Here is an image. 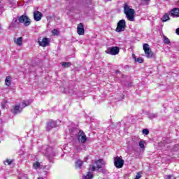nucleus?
I'll return each mask as SVG.
<instances>
[{"instance_id": "1", "label": "nucleus", "mask_w": 179, "mask_h": 179, "mask_svg": "<svg viewBox=\"0 0 179 179\" xmlns=\"http://www.w3.org/2000/svg\"><path fill=\"white\" fill-rule=\"evenodd\" d=\"M76 131L77 132L76 136V141L73 142V146L75 152H76V153H79V152H82L83 149H86L85 143H86L87 141V137L82 130H76Z\"/></svg>"}, {"instance_id": "2", "label": "nucleus", "mask_w": 179, "mask_h": 179, "mask_svg": "<svg viewBox=\"0 0 179 179\" xmlns=\"http://www.w3.org/2000/svg\"><path fill=\"white\" fill-rule=\"evenodd\" d=\"M31 103H33V99H28L27 101H24L19 103V105L15 106L13 110H12V113L13 114H19V113H22V110H23L24 107L30 106Z\"/></svg>"}, {"instance_id": "3", "label": "nucleus", "mask_w": 179, "mask_h": 179, "mask_svg": "<svg viewBox=\"0 0 179 179\" xmlns=\"http://www.w3.org/2000/svg\"><path fill=\"white\" fill-rule=\"evenodd\" d=\"M41 152L44 155V156H45V157L49 159L50 162H51L52 157H55V152H54L52 147L48 145H44L42 147Z\"/></svg>"}, {"instance_id": "4", "label": "nucleus", "mask_w": 179, "mask_h": 179, "mask_svg": "<svg viewBox=\"0 0 179 179\" xmlns=\"http://www.w3.org/2000/svg\"><path fill=\"white\" fill-rule=\"evenodd\" d=\"M124 12L128 20L130 22L135 20V10L131 8L127 3L124 5Z\"/></svg>"}, {"instance_id": "5", "label": "nucleus", "mask_w": 179, "mask_h": 179, "mask_svg": "<svg viewBox=\"0 0 179 179\" xmlns=\"http://www.w3.org/2000/svg\"><path fill=\"white\" fill-rule=\"evenodd\" d=\"M143 47L147 58H155L156 57V55H155L150 48H149V44L145 43Z\"/></svg>"}, {"instance_id": "6", "label": "nucleus", "mask_w": 179, "mask_h": 179, "mask_svg": "<svg viewBox=\"0 0 179 179\" xmlns=\"http://www.w3.org/2000/svg\"><path fill=\"white\" fill-rule=\"evenodd\" d=\"M95 165H90V171H96V169H101L103 166H104V160L103 159H99L95 161Z\"/></svg>"}, {"instance_id": "7", "label": "nucleus", "mask_w": 179, "mask_h": 179, "mask_svg": "<svg viewBox=\"0 0 179 179\" xmlns=\"http://www.w3.org/2000/svg\"><path fill=\"white\" fill-rule=\"evenodd\" d=\"M114 164L116 169H122L124 161L121 157L117 156L113 158Z\"/></svg>"}, {"instance_id": "8", "label": "nucleus", "mask_w": 179, "mask_h": 179, "mask_svg": "<svg viewBox=\"0 0 179 179\" xmlns=\"http://www.w3.org/2000/svg\"><path fill=\"white\" fill-rule=\"evenodd\" d=\"M125 27H127V22L125 20H121L117 22L116 31L117 33H121V31H124L125 30Z\"/></svg>"}, {"instance_id": "9", "label": "nucleus", "mask_w": 179, "mask_h": 179, "mask_svg": "<svg viewBox=\"0 0 179 179\" xmlns=\"http://www.w3.org/2000/svg\"><path fill=\"white\" fill-rule=\"evenodd\" d=\"M20 23H24V26H30V20L27 15H22L18 19Z\"/></svg>"}, {"instance_id": "10", "label": "nucleus", "mask_w": 179, "mask_h": 179, "mask_svg": "<svg viewBox=\"0 0 179 179\" xmlns=\"http://www.w3.org/2000/svg\"><path fill=\"white\" fill-rule=\"evenodd\" d=\"M106 54L110 55H117L120 52V48L118 47H110L106 50Z\"/></svg>"}, {"instance_id": "11", "label": "nucleus", "mask_w": 179, "mask_h": 179, "mask_svg": "<svg viewBox=\"0 0 179 179\" xmlns=\"http://www.w3.org/2000/svg\"><path fill=\"white\" fill-rule=\"evenodd\" d=\"M132 141L134 142V143H138V145H139L140 148H141V149H145V141H139V138H138L136 136H134L132 138Z\"/></svg>"}, {"instance_id": "12", "label": "nucleus", "mask_w": 179, "mask_h": 179, "mask_svg": "<svg viewBox=\"0 0 179 179\" xmlns=\"http://www.w3.org/2000/svg\"><path fill=\"white\" fill-rule=\"evenodd\" d=\"M42 18L43 13H41V12L37 10L34 12V19L35 22H40V20H41Z\"/></svg>"}, {"instance_id": "13", "label": "nucleus", "mask_w": 179, "mask_h": 179, "mask_svg": "<svg viewBox=\"0 0 179 179\" xmlns=\"http://www.w3.org/2000/svg\"><path fill=\"white\" fill-rule=\"evenodd\" d=\"M38 43L41 47H47L48 45H50V40H48V38H43L42 41H38Z\"/></svg>"}, {"instance_id": "14", "label": "nucleus", "mask_w": 179, "mask_h": 179, "mask_svg": "<svg viewBox=\"0 0 179 179\" xmlns=\"http://www.w3.org/2000/svg\"><path fill=\"white\" fill-rule=\"evenodd\" d=\"M77 33L79 36H83L85 34V28L83 23H80L77 27Z\"/></svg>"}, {"instance_id": "15", "label": "nucleus", "mask_w": 179, "mask_h": 179, "mask_svg": "<svg viewBox=\"0 0 179 179\" xmlns=\"http://www.w3.org/2000/svg\"><path fill=\"white\" fill-rule=\"evenodd\" d=\"M57 127V122L54 120H50L48 124H47V130L50 131V129H52V128Z\"/></svg>"}, {"instance_id": "16", "label": "nucleus", "mask_w": 179, "mask_h": 179, "mask_svg": "<svg viewBox=\"0 0 179 179\" xmlns=\"http://www.w3.org/2000/svg\"><path fill=\"white\" fill-rule=\"evenodd\" d=\"M171 16H173V17H179V9L174 8V9L171 10Z\"/></svg>"}, {"instance_id": "17", "label": "nucleus", "mask_w": 179, "mask_h": 179, "mask_svg": "<svg viewBox=\"0 0 179 179\" xmlns=\"http://www.w3.org/2000/svg\"><path fill=\"white\" fill-rule=\"evenodd\" d=\"M14 42L15 43V44H17V45H22L23 43V38L19 37L18 38L15 39Z\"/></svg>"}, {"instance_id": "18", "label": "nucleus", "mask_w": 179, "mask_h": 179, "mask_svg": "<svg viewBox=\"0 0 179 179\" xmlns=\"http://www.w3.org/2000/svg\"><path fill=\"white\" fill-rule=\"evenodd\" d=\"M133 58H134L135 62H138V64L143 63V58H142V57L136 58V56H135V55L133 54Z\"/></svg>"}, {"instance_id": "19", "label": "nucleus", "mask_w": 179, "mask_h": 179, "mask_svg": "<svg viewBox=\"0 0 179 179\" xmlns=\"http://www.w3.org/2000/svg\"><path fill=\"white\" fill-rule=\"evenodd\" d=\"M93 178V173L92 172H87L86 176H83V179H92Z\"/></svg>"}, {"instance_id": "20", "label": "nucleus", "mask_w": 179, "mask_h": 179, "mask_svg": "<svg viewBox=\"0 0 179 179\" xmlns=\"http://www.w3.org/2000/svg\"><path fill=\"white\" fill-rule=\"evenodd\" d=\"M82 164H83V162L80 160H77L76 162V169H80L82 167Z\"/></svg>"}, {"instance_id": "21", "label": "nucleus", "mask_w": 179, "mask_h": 179, "mask_svg": "<svg viewBox=\"0 0 179 179\" xmlns=\"http://www.w3.org/2000/svg\"><path fill=\"white\" fill-rule=\"evenodd\" d=\"M167 20H170V17L168 15V14H165L162 17V22H167Z\"/></svg>"}, {"instance_id": "22", "label": "nucleus", "mask_w": 179, "mask_h": 179, "mask_svg": "<svg viewBox=\"0 0 179 179\" xmlns=\"http://www.w3.org/2000/svg\"><path fill=\"white\" fill-rule=\"evenodd\" d=\"M40 162H36L35 163L33 164V167L34 169H35V170H38V169H40Z\"/></svg>"}, {"instance_id": "23", "label": "nucleus", "mask_w": 179, "mask_h": 179, "mask_svg": "<svg viewBox=\"0 0 179 179\" xmlns=\"http://www.w3.org/2000/svg\"><path fill=\"white\" fill-rule=\"evenodd\" d=\"M5 82H6V86H10V76H7L6 78Z\"/></svg>"}, {"instance_id": "24", "label": "nucleus", "mask_w": 179, "mask_h": 179, "mask_svg": "<svg viewBox=\"0 0 179 179\" xmlns=\"http://www.w3.org/2000/svg\"><path fill=\"white\" fill-rule=\"evenodd\" d=\"M52 34L53 36H58V34H59V31L55 29L52 31Z\"/></svg>"}, {"instance_id": "25", "label": "nucleus", "mask_w": 179, "mask_h": 179, "mask_svg": "<svg viewBox=\"0 0 179 179\" xmlns=\"http://www.w3.org/2000/svg\"><path fill=\"white\" fill-rule=\"evenodd\" d=\"M62 66H64V68H69V66H71V63L69 62H63L62 64Z\"/></svg>"}, {"instance_id": "26", "label": "nucleus", "mask_w": 179, "mask_h": 179, "mask_svg": "<svg viewBox=\"0 0 179 179\" xmlns=\"http://www.w3.org/2000/svg\"><path fill=\"white\" fill-rule=\"evenodd\" d=\"M157 117V113H150L149 115V118H150V120H153V118H156Z\"/></svg>"}, {"instance_id": "27", "label": "nucleus", "mask_w": 179, "mask_h": 179, "mask_svg": "<svg viewBox=\"0 0 179 179\" xmlns=\"http://www.w3.org/2000/svg\"><path fill=\"white\" fill-rule=\"evenodd\" d=\"M12 163H13V160H12V159H6L4 162V164H8V166H10V164H12Z\"/></svg>"}, {"instance_id": "28", "label": "nucleus", "mask_w": 179, "mask_h": 179, "mask_svg": "<svg viewBox=\"0 0 179 179\" xmlns=\"http://www.w3.org/2000/svg\"><path fill=\"white\" fill-rule=\"evenodd\" d=\"M164 42L165 43V44H170V39H169V38L164 36Z\"/></svg>"}, {"instance_id": "29", "label": "nucleus", "mask_w": 179, "mask_h": 179, "mask_svg": "<svg viewBox=\"0 0 179 179\" xmlns=\"http://www.w3.org/2000/svg\"><path fill=\"white\" fill-rule=\"evenodd\" d=\"M143 135H149V130L148 129H144L143 130Z\"/></svg>"}, {"instance_id": "30", "label": "nucleus", "mask_w": 179, "mask_h": 179, "mask_svg": "<svg viewBox=\"0 0 179 179\" xmlns=\"http://www.w3.org/2000/svg\"><path fill=\"white\" fill-rule=\"evenodd\" d=\"M141 173H138L136 174L135 179H139L141 178Z\"/></svg>"}, {"instance_id": "31", "label": "nucleus", "mask_w": 179, "mask_h": 179, "mask_svg": "<svg viewBox=\"0 0 179 179\" xmlns=\"http://www.w3.org/2000/svg\"><path fill=\"white\" fill-rule=\"evenodd\" d=\"M176 34H178V36H179V28L176 29Z\"/></svg>"}, {"instance_id": "32", "label": "nucleus", "mask_w": 179, "mask_h": 179, "mask_svg": "<svg viewBox=\"0 0 179 179\" xmlns=\"http://www.w3.org/2000/svg\"><path fill=\"white\" fill-rule=\"evenodd\" d=\"M141 1H143V2H149V1L150 0H141Z\"/></svg>"}, {"instance_id": "33", "label": "nucleus", "mask_w": 179, "mask_h": 179, "mask_svg": "<svg viewBox=\"0 0 179 179\" xmlns=\"http://www.w3.org/2000/svg\"><path fill=\"white\" fill-rule=\"evenodd\" d=\"M47 170H50V166H47Z\"/></svg>"}, {"instance_id": "34", "label": "nucleus", "mask_w": 179, "mask_h": 179, "mask_svg": "<svg viewBox=\"0 0 179 179\" xmlns=\"http://www.w3.org/2000/svg\"><path fill=\"white\" fill-rule=\"evenodd\" d=\"M38 179H44V178H43V177H39V178H38Z\"/></svg>"}, {"instance_id": "35", "label": "nucleus", "mask_w": 179, "mask_h": 179, "mask_svg": "<svg viewBox=\"0 0 179 179\" xmlns=\"http://www.w3.org/2000/svg\"><path fill=\"white\" fill-rule=\"evenodd\" d=\"M108 1H111V0H108Z\"/></svg>"}, {"instance_id": "36", "label": "nucleus", "mask_w": 179, "mask_h": 179, "mask_svg": "<svg viewBox=\"0 0 179 179\" xmlns=\"http://www.w3.org/2000/svg\"><path fill=\"white\" fill-rule=\"evenodd\" d=\"M178 2H179V1H178Z\"/></svg>"}, {"instance_id": "37", "label": "nucleus", "mask_w": 179, "mask_h": 179, "mask_svg": "<svg viewBox=\"0 0 179 179\" xmlns=\"http://www.w3.org/2000/svg\"><path fill=\"white\" fill-rule=\"evenodd\" d=\"M0 29H1V27H0Z\"/></svg>"}]
</instances>
